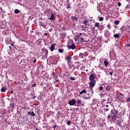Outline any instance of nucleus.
<instances>
[{
	"label": "nucleus",
	"instance_id": "a878e982",
	"mask_svg": "<svg viewBox=\"0 0 130 130\" xmlns=\"http://www.w3.org/2000/svg\"><path fill=\"white\" fill-rule=\"evenodd\" d=\"M71 121H67L68 125H71Z\"/></svg>",
	"mask_w": 130,
	"mask_h": 130
},
{
	"label": "nucleus",
	"instance_id": "cd10ccee",
	"mask_svg": "<svg viewBox=\"0 0 130 130\" xmlns=\"http://www.w3.org/2000/svg\"><path fill=\"white\" fill-rule=\"evenodd\" d=\"M99 89L100 90V91H102V90H103V87L100 86L99 87Z\"/></svg>",
	"mask_w": 130,
	"mask_h": 130
},
{
	"label": "nucleus",
	"instance_id": "603ef678",
	"mask_svg": "<svg viewBox=\"0 0 130 130\" xmlns=\"http://www.w3.org/2000/svg\"><path fill=\"white\" fill-rule=\"evenodd\" d=\"M12 46H13V45H14V44H12Z\"/></svg>",
	"mask_w": 130,
	"mask_h": 130
},
{
	"label": "nucleus",
	"instance_id": "f03ea898",
	"mask_svg": "<svg viewBox=\"0 0 130 130\" xmlns=\"http://www.w3.org/2000/svg\"><path fill=\"white\" fill-rule=\"evenodd\" d=\"M115 97L116 100H120V101H121V100L123 99V97H124V95L121 93H118L116 94Z\"/></svg>",
	"mask_w": 130,
	"mask_h": 130
},
{
	"label": "nucleus",
	"instance_id": "58836bf2",
	"mask_svg": "<svg viewBox=\"0 0 130 130\" xmlns=\"http://www.w3.org/2000/svg\"><path fill=\"white\" fill-rule=\"evenodd\" d=\"M10 93H11V94H13V93H14V92H13V90H11V91H10Z\"/></svg>",
	"mask_w": 130,
	"mask_h": 130
},
{
	"label": "nucleus",
	"instance_id": "423d86ee",
	"mask_svg": "<svg viewBox=\"0 0 130 130\" xmlns=\"http://www.w3.org/2000/svg\"><path fill=\"white\" fill-rule=\"evenodd\" d=\"M96 84V81H90L89 83V86L90 88H93L95 84Z\"/></svg>",
	"mask_w": 130,
	"mask_h": 130
},
{
	"label": "nucleus",
	"instance_id": "3c124183",
	"mask_svg": "<svg viewBox=\"0 0 130 130\" xmlns=\"http://www.w3.org/2000/svg\"><path fill=\"white\" fill-rule=\"evenodd\" d=\"M12 46H13V45H14V44H12Z\"/></svg>",
	"mask_w": 130,
	"mask_h": 130
},
{
	"label": "nucleus",
	"instance_id": "8fccbe9b",
	"mask_svg": "<svg viewBox=\"0 0 130 130\" xmlns=\"http://www.w3.org/2000/svg\"><path fill=\"white\" fill-rule=\"evenodd\" d=\"M36 130H38V128H37Z\"/></svg>",
	"mask_w": 130,
	"mask_h": 130
},
{
	"label": "nucleus",
	"instance_id": "c9c22d12",
	"mask_svg": "<svg viewBox=\"0 0 130 130\" xmlns=\"http://www.w3.org/2000/svg\"><path fill=\"white\" fill-rule=\"evenodd\" d=\"M9 49H10V51L12 50V47L11 46H9Z\"/></svg>",
	"mask_w": 130,
	"mask_h": 130
},
{
	"label": "nucleus",
	"instance_id": "5701e85b",
	"mask_svg": "<svg viewBox=\"0 0 130 130\" xmlns=\"http://www.w3.org/2000/svg\"><path fill=\"white\" fill-rule=\"evenodd\" d=\"M81 100H78L77 103V104H81Z\"/></svg>",
	"mask_w": 130,
	"mask_h": 130
},
{
	"label": "nucleus",
	"instance_id": "c85d7f7f",
	"mask_svg": "<svg viewBox=\"0 0 130 130\" xmlns=\"http://www.w3.org/2000/svg\"><path fill=\"white\" fill-rule=\"evenodd\" d=\"M89 90H90V91H91L92 94H93L94 93V92L93 91V88H90Z\"/></svg>",
	"mask_w": 130,
	"mask_h": 130
},
{
	"label": "nucleus",
	"instance_id": "c756f323",
	"mask_svg": "<svg viewBox=\"0 0 130 130\" xmlns=\"http://www.w3.org/2000/svg\"><path fill=\"white\" fill-rule=\"evenodd\" d=\"M103 19H104L103 17H100V21H103Z\"/></svg>",
	"mask_w": 130,
	"mask_h": 130
},
{
	"label": "nucleus",
	"instance_id": "a19ab883",
	"mask_svg": "<svg viewBox=\"0 0 130 130\" xmlns=\"http://www.w3.org/2000/svg\"><path fill=\"white\" fill-rule=\"evenodd\" d=\"M81 40H82V42H84V39L81 38Z\"/></svg>",
	"mask_w": 130,
	"mask_h": 130
},
{
	"label": "nucleus",
	"instance_id": "864d4df0",
	"mask_svg": "<svg viewBox=\"0 0 130 130\" xmlns=\"http://www.w3.org/2000/svg\"><path fill=\"white\" fill-rule=\"evenodd\" d=\"M129 29H130V27H129Z\"/></svg>",
	"mask_w": 130,
	"mask_h": 130
},
{
	"label": "nucleus",
	"instance_id": "aec40b11",
	"mask_svg": "<svg viewBox=\"0 0 130 130\" xmlns=\"http://www.w3.org/2000/svg\"><path fill=\"white\" fill-rule=\"evenodd\" d=\"M58 52H60V53H62L63 52V50L62 49H59Z\"/></svg>",
	"mask_w": 130,
	"mask_h": 130
},
{
	"label": "nucleus",
	"instance_id": "09e8293b",
	"mask_svg": "<svg viewBox=\"0 0 130 130\" xmlns=\"http://www.w3.org/2000/svg\"><path fill=\"white\" fill-rule=\"evenodd\" d=\"M23 109H25V107H23Z\"/></svg>",
	"mask_w": 130,
	"mask_h": 130
},
{
	"label": "nucleus",
	"instance_id": "412c9836",
	"mask_svg": "<svg viewBox=\"0 0 130 130\" xmlns=\"http://www.w3.org/2000/svg\"><path fill=\"white\" fill-rule=\"evenodd\" d=\"M114 23H115V25H118L119 24V20H116V21H115Z\"/></svg>",
	"mask_w": 130,
	"mask_h": 130
},
{
	"label": "nucleus",
	"instance_id": "4468645a",
	"mask_svg": "<svg viewBox=\"0 0 130 130\" xmlns=\"http://www.w3.org/2000/svg\"><path fill=\"white\" fill-rule=\"evenodd\" d=\"M86 93H87V91H86V89H84L83 90H82L80 92V94H86Z\"/></svg>",
	"mask_w": 130,
	"mask_h": 130
},
{
	"label": "nucleus",
	"instance_id": "0eeeda50",
	"mask_svg": "<svg viewBox=\"0 0 130 130\" xmlns=\"http://www.w3.org/2000/svg\"><path fill=\"white\" fill-rule=\"evenodd\" d=\"M67 47H68V49H75V48H76V45L73 44L72 45L70 46H68Z\"/></svg>",
	"mask_w": 130,
	"mask_h": 130
},
{
	"label": "nucleus",
	"instance_id": "4c0bfd02",
	"mask_svg": "<svg viewBox=\"0 0 130 130\" xmlns=\"http://www.w3.org/2000/svg\"><path fill=\"white\" fill-rule=\"evenodd\" d=\"M56 127V125H54V126H53V128H55Z\"/></svg>",
	"mask_w": 130,
	"mask_h": 130
},
{
	"label": "nucleus",
	"instance_id": "bb28decb",
	"mask_svg": "<svg viewBox=\"0 0 130 130\" xmlns=\"http://www.w3.org/2000/svg\"><path fill=\"white\" fill-rule=\"evenodd\" d=\"M107 26L108 29H111V26L108 25Z\"/></svg>",
	"mask_w": 130,
	"mask_h": 130
},
{
	"label": "nucleus",
	"instance_id": "f257e3e1",
	"mask_svg": "<svg viewBox=\"0 0 130 130\" xmlns=\"http://www.w3.org/2000/svg\"><path fill=\"white\" fill-rule=\"evenodd\" d=\"M117 117H118V116H116V115H110L109 114L108 115V119H109V120H110L111 122H114V121H115V120H116V118H117Z\"/></svg>",
	"mask_w": 130,
	"mask_h": 130
},
{
	"label": "nucleus",
	"instance_id": "ddd939ff",
	"mask_svg": "<svg viewBox=\"0 0 130 130\" xmlns=\"http://www.w3.org/2000/svg\"><path fill=\"white\" fill-rule=\"evenodd\" d=\"M6 91H7V88L5 86H3L1 88V92H6Z\"/></svg>",
	"mask_w": 130,
	"mask_h": 130
},
{
	"label": "nucleus",
	"instance_id": "20e7f679",
	"mask_svg": "<svg viewBox=\"0 0 130 130\" xmlns=\"http://www.w3.org/2000/svg\"><path fill=\"white\" fill-rule=\"evenodd\" d=\"M110 115H116V116H118V111L115 110V109H113L111 111V113L110 114Z\"/></svg>",
	"mask_w": 130,
	"mask_h": 130
},
{
	"label": "nucleus",
	"instance_id": "6ab92c4d",
	"mask_svg": "<svg viewBox=\"0 0 130 130\" xmlns=\"http://www.w3.org/2000/svg\"><path fill=\"white\" fill-rule=\"evenodd\" d=\"M10 106L11 108H13V107H15V104L11 103L10 104Z\"/></svg>",
	"mask_w": 130,
	"mask_h": 130
},
{
	"label": "nucleus",
	"instance_id": "ea45409f",
	"mask_svg": "<svg viewBox=\"0 0 130 130\" xmlns=\"http://www.w3.org/2000/svg\"><path fill=\"white\" fill-rule=\"evenodd\" d=\"M83 98H84V99H88V98H87L86 96H84L83 97Z\"/></svg>",
	"mask_w": 130,
	"mask_h": 130
},
{
	"label": "nucleus",
	"instance_id": "4be33fe9",
	"mask_svg": "<svg viewBox=\"0 0 130 130\" xmlns=\"http://www.w3.org/2000/svg\"><path fill=\"white\" fill-rule=\"evenodd\" d=\"M87 23H88V21H87V19H85V20H84L83 22V24H84V25H86Z\"/></svg>",
	"mask_w": 130,
	"mask_h": 130
},
{
	"label": "nucleus",
	"instance_id": "de8ad7c7",
	"mask_svg": "<svg viewBox=\"0 0 130 130\" xmlns=\"http://www.w3.org/2000/svg\"><path fill=\"white\" fill-rule=\"evenodd\" d=\"M54 74V73H53V74H52V75H53Z\"/></svg>",
	"mask_w": 130,
	"mask_h": 130
},
{
	"label": "nucleus",
	"instance_id": "49530a36",
	"mask_svg": "<svg viewBox=\"0 0 130 130\" xmlns=\"http://www.w3.org/2000/svg\"><path fill=\"white\" fill-rule=\"evenodd\" d=\"M44 35H46H46H47V34H45Z\"/></svg>",
	"mask_w": 130,
	"mask_h": 130
},
{
	"label": "nucleus",
	"instance_id": "7c9ffc66",
	"mask_svg": "<svg viewBox=\"0 0 130 130\" xmlns=\"http://www.w3.org/2000/svg\"><path fill=\"white\" fill-rule=\"evenodd\" d=\"M118 6L119 7H120V6H121V3L120 2H118Z\"/></svg>",
	"mask_w": 130,
	"mask_h": 130
},
{
	"label": "nucleus",
	"instance_id": "37998d69",
	"mask_svg": "<svg viewBox=\"0 0 130 130\" xmlns=\"http://www.w3.org/2000/svg\"><path fill=\"white\" fill-rule=\"evenodd\" d=\"M34 86H36V83L34 84L33 87H34Z\"/></svg>",
	"mask_w": 130,
	"mask_h": 130
},
{
	"label": "nucleus",
	"instance_id": "f3484780",
	"mask_svg": "<svg viewBox=\"0 0 130 130\" xmlns=\"http://www.w3.org/2000/svg\"><path fill=\"white\" fill-rule=\"evenodd\" d=\"M114 37H115V38H119V35L118 34H116L114 35Z\"/></svg>",
	"mask_w": 130,
	"mask_h": 130
},
{
	"label": "nucleus",
	"instance_id": "a18cd8bd",
	"mask_svg": "<svg viewBox=\"0 0 130 130\" xmlns=\"http://www.w3.org/2000/svg\"><path fill=\"white\" fill-rule=\"evenodd\" d=\"M106 107L108 108V105H107L106 106Z\"/></svg>",
	"mask_w": 130,
	"mask_h": 130
},
{
	"label": "nucleus",
	"instance_id": "dca6fc26",
	"mask_svg": "<svg viewBox=\"0 0 130 130\" xmlns=\"http://www.w3.org/2000/svg\"><path fill=\"white\" fill-rule=\"evenodd\" d=\"M100 26V24L98 22L95 23L94 24V27H96V28H99Z\"/></svg>",
	"mask_w": 130,
	"mask_h": 130
},
{
	"label": "nucleus",
	"instance_id": "9d476101",
	"mask_svg": "<svg viewBox=\"0 0 130 130\" xmlns=\"http://www.w3.org/2000/svg\"><path fill=\"white\" fill-rule=\"evenodd\" d=\"M66 59L68 60V63H71V61H72V57L67 56V57H66Z\"/></svg>",
	"mask_w": 130,
	"mask_h": 130
},
{
	"label": "nucleus",
	"instance_id": "f704fd0d",
	"mask_svg": "<svg viewBox=\"0 0 130 130\" xmlns=\"http://www.w3.org/2000/svg\"><path fill=\"white\" fill-rule=\"evenodd\" d=\"M34 63H36V59H35V60H34Z\"/></svg>",
	"mask_w": 130,
	"mask_h": 130
},
{
	"label": "nucleus",
	"instance_id": "2f4dec72",
	"mask_svg": "<svg viewBox=\"0 0 130 130\" xmlns=\"http://www.w3.org/2000/svg\"><path fill=\"white\" fill-rule=\"evenodd\" d=\"M106 89L107 91H110V88H109L106 87Z\"/></svg>",
	"mask_w": 130,
	"mask_h": 130
},
{
	"label": "nucleus",
	"instance_id": "2eb2a0df",
	"mask_svg": "<svg viewBox=\"0 0 130 130\" xmlns=\"http://www.w3.org/2000/svg\"><path fill=\"white\" fill-rule=\"evenodd\" d=\"M71 19H72L73 21H77L78 20V17H76L75 16H72Z\"/></svg>",
	"mask_w": 130,
	"mask_h": 130
},
{
	"label": "nucleus",
	"instance_id": "9b49d317",
	"mask_svg": "<svg viewBox=\"0 0 130 130\" xmlns=\"http://www.w3.org/2000/svg\"><path fill=\"white\" fill-rule=\"evenodd\" d=\"M28 115H31V116H35V113L34 112H27Z\"/></svg>",
	"mask_w": 130,
	"mask_h": 130
},
{
	"label": "nucleus",
	"instance_id": "39448f33",
	"mask_svg": "<svg viewBox=\"0 0 130 130\" xmlns=\"http://www.w3.org/2000/svg\"><path fill=\"white\" fill-rule=\"evenodd\" d=\"M95 78H96L95 75L94 74H91L89 76V79L90 81H95Z\"/></svg>",
	"mask_w": 130,
	"mask_h": 130
},
{
	"label": "nucleus",
	"instance_id": "473e14b6",
	"mask_svg": "<svg viewBox=\"0 0 130 130\" xmlns=\"http://www.w3.org/2000/svg\"><path fill=\"white\" fill-rule=\"evenodd\" d=\"M126 9H129V5H127L126 6Z\"/></svg>",
	"mask_w": 130,
	"mask_h": 130
},
{
	"label": "nucleus",
	"instance_id": "79ce46f5",
	"mask_svg": "<svg viewBox=\"0 0 130 130\" xmlns=\"http://www.w3.org/2000/svg\"><path fill=\"white\" fill-rule=\"evenodd\" d=\"M83 55V53H80L79 54V55Z\"/></svg>",
	"mask_w": 130,
	"mask_h": 130
},
{
	"label": "nucleus",
	"instance_id": "7ed1b4c3",
	"mask_svg": "<svg viewBox=\"0 0 130 130\" xmlns=\"http://www.w3.org/2000/svg\"><path fill=\"white\" fill-rule=\"evenodd\" d=\"M68 103L69 105H70V106H72L76 105V103H77V101L75 99H72L71 100H70Z\"/></svg>",
	"mask_w": 130,
	"mask_h": 130
},
{
	"label": "nucleus",
	"instance_id": "393cba45",
	"mask_svg": "<svg viewBox=\"0 0 130 130\" xmlns=\"http://www.w3.org/2000/svg\"><path fill=\"white\" fill-rule=\"evenodd\" d=\"M70 79L72 81H75V77H70Z\"/></svg>",
	"mask_w": 130,
	"mask_h": 130
},
{
	"label": "nucleus",
	"instance_id": "c03bdc74",
	"mask_svg": "<svg viewBox=\"0 0 130 130\" xmlns=\"http://www.w3.org/2000/svg\"><path fill=\"white\" fill-rule=\"evenodd\" d=\"M127 47H130V44L127 45Z\"/></svg>",
	"mask_w": 130,
	"mask_h": 130
},
{
	"label": "nucleus",
	"instance_id": "a211bd4d",
	"mask_svg": "<svg viewBox=\"0 0 130 130\" xmlns=\"http://www.w3.org/2000/svg\"><path fill=\"white\" fill-rule=\"evenodd\" d=\"M14 13H15V14H19V13H20V10H19L18 9H16L14 11Z\"/></svg>",
	"mask_w": 130,
	"mask_h": 130
},
{
	"label": "nucleus",
	"instance_id": "1a4fd4ad",
	"mask_svg": "<svg viewBox=\"0 0 130 130\" xmlns=\"http://www.w3.org/2000/svg\"><path fill=\"white\" fill-rule=\"evenodd\" d=\"M55 47V44H53L51 45V47L50 48V50L51 51H53L54 50V48Z\"/></svg>",
	"mask_w": 130,
	"mask_h": 130
},
{
	"label": "nucleus",
	"instance_id": "e433bc0d",
	"mask_svg": "<svg viewBox=\"0 0 130 130\" xmlns=\"http://www.w3.org/2000/svg\"><path fill=\"white\" fill-rule=\"evenodd\" d=\"M106 111H108V109H105V112H106Z\"/></svg>",
	"mask_w": 130,
	"mask_h": 130
},
{
	"label": "nucleus",
	"instance_id": "b1692460",
	"mask_svg": "<svg viewBox=\"0 0 130 130\" xmlns=\"http://www.w3.org/2000/svg\"><path fill=\"white\" fill-rule=\"evenodd\" d=\"M83 34L82 33H80L79 35H77V37L78 38H79L80 37H81V36Z\"/></svg>",
	"mask_w": 130,
	"mask_h": 130
},
{
	"label": "nucleus",
	"instance_id": "72a5a7b5",
	"mask_svg": "<svg viewBox=\"0 0 130 130\" xmlns=\"http://www.w3.org/2000/svg\"><path fill=\"white\" fill-rule=\"evenodd\" d=\"M110 76H112V75H113V73L110 72Z\"/></svg>",
	"mask_w": 130,
	"mask_h": 130
},
{
	"label": "nucleus",
	"instance_id": "6e6552de",
	"mask_svg": "<svg viewBox=\"0 0 130 130\" xmlns=\"http://www.w3.org/2000/svg\"><path fill=\"white\" fill-rule=\"evenodd\" d=\"M55 19V15H54V14L52 13L51 15V17L50 18V20L51 21H54V20Z\"/></svg>",
	"mask_w": 130,
	"mask_h": 130
},
{
	"label": "nucleus",
	"instance_id": "f8f14e48",
	"mask_svg": "<svg viewBox=\"0 0 130 130\" xmlns=\"http://www.w3.org/2000/svg\"><path fill=\"white\" fill-rule=\"evenodd\" d=\"M104 64H105V67H107V66H108L109 63H108V61L107 60V59H105L104 61Z\"/></svg>",
	"mask_w": 130,
	"mask_h": 130
}]
</instances>
